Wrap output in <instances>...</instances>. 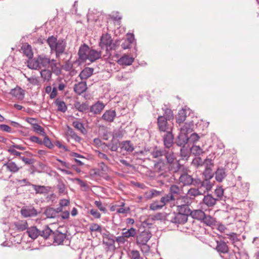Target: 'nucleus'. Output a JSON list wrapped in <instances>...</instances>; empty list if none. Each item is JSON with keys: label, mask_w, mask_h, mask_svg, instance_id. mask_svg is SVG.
Wrapping results in <instances>:
<instances>
[{"label": "nucleus", "mask_w": 259, "mask_h": 259, "mask_svg": "<svg viewBox=\"0 0 259 259\" xmlns=\"http://www.w3.org/2000/svg\"><path fill=\"white\" fill-rule=\"evenodd\" d=\"M56 66V61L54 59H51L50 57L45 54L39 55L27 61V66L32 69L40 70L50 66L51 69L55 71Z\"/></svg>", "instance_id": "obj_1"}, {"label": "nucleus", "mask_w": 259, "mask_h": 259, "mask_svg": "<svg viewBox=\"0 0 259 259\" xmlns=\"http://www.w3.org/2000/svg\"><path fill=\"white\" fill-rule=\"evenodd\" d=\"M203 175L204 180L200 183L199 188H192L188 190L186 194H204L206 191L208 192L212 188V185L209 180L213 178L214 174L210 168H205Z\"/></svg>", "instance_id": "obj_2"}, {"label": "nucleus", "mask_w": 259, "mask_h": 259, "mask_svg": "<svg viewBox=\"0 0 259 259\" xmlns=\"http://www.w3.org/2000/svg\"><path fill=\"white\" fill-rule=\"evenodd\" d=\"M47 42L50 48L51 52L55 53L57 58H59L64 53L66 46V42L64 39H57L56 37L51 36L48 37Z\"/></svg>", "instance_id": "obj_3"}, {"label": "nucleus", "mask_w": 259, "mask_h": 259, "mask_svg": "<svg viewBox=\"0 0 259 259\" xmlns=\"http://www.w3.org/2000/svg\"><path fill=\"white\" fill-rule=\"evenodd\" d=\"M112 39L110 34H104L100 38V46L102 49L106 48L107 51L115 50L116 45L112 43Z\"/></svg>", "instance_id": "obj_4"}, {"label": "nucleus", "mask_w": 259, "mask_h": 259, "mask_svg": "<svg viewBox=\"0 0 259 259\" xmlns=\"http://www.w3.org/2000/svg\"><path fill=\"white\" fill-rule=\"evenodd\" d=\"M152 237V234L149 230H144L141 232L137 236L136 242L138 245L145 246L146 249H149V246L147 245V243Z\"/></svg>", "instance_id": "obj_5"}, {"label": "nucleus", "mask_w": 259, "mask_h": 259, "mask_svg": "<svg viewBox=\"0 0 259 259\" xmlns=\"http://www.w3.org/2000/svg\"><path fill=\"white\" fill-rule=\"evenodd\" d=\"M174 195H165L162 197L160 201H154L150 206L151 209L155 210L161 208L165 204L170 200H174Z\"/></svg>", "instance_id": "obj_6"}, {"label": "nucleus", "mask_w": 259, "mask_h": 259, "mask_svg": "<svg viewBox=\"0 0 259 259\" xmlns=\"http://www.w3.org/2000/svg\"><path fill=\"white\" fill-rule=\"evenodd\" d=\"M165 116H158L157 118V126L160 132H167L172 131V126L168 123Z\"/></svg>", "instance_id": "obj_7"}, {"label": "nucleus", "mask_w": 259, "mask_h": 259, "mask_svg": "<svg viewBox=\"0 0 259 259\" xmlns=\"http://www.w3.org/2000/svg\"><path fill=\"white\" fill-rule=\"evenodd\" d=\"M91 48L84 44L79 47L78 55L79 57V60L81 61V62H85L89 59V53L90 52Z\"/></svg>", "instance_id": "obj_8"}, {"label": "nucleus", "mask_w": 259, "mask_h": 259, "mask_svg": "<svg viewBox=\"0 0 259 259\" xmlns=\"http://www.w3.org/2000/svg\"><path fill=\"white\" fill-rule=\"evenodd\" d=\"M188 217L180 212L177 213H174L170 216V221L178 224H184L187 222Z\"/></svg>", "instance_id": "obj_9"}, {"label": "nucleus", "mask_w": 259, "mask_h": 259, "mask_svg": "<svg viewBox=\"0 0 259 259\" xmlns=\"http://www.w3.org/2000/svg\"><path fill=\"white\" fill-rule=\"evenodd\" d=\"M20 213L24 218H28L36 216L37 211L32 206H24L21 208Z\"/></svg>", "instance_id": "obj_10"}, {"label": "nucleus", "mask_w": 259, "mask_h": 259, "mask_svg": "<svg viewBox=\"0 0 259 259\" xmlns=\"http://www.w3.org/2000/svg\"><path fill=\"white\" fill-rule=\"evenodd\" d=\"M163 143L165 147L169 148L173 144L174 135L172 134V131L166 132V134L163 136Z\"/></svg>", "instance_id": "obj_11"}, {"label": "nucleus", "mask_w": 259, "mask_h": 259, "mask_svg": "<svg viewBox=\"0 0 259 259\" xmlns=\"http://www.w3.org/2000/svg\"><path fill=\"white\" fill-rule=\"evenodd\" d=\"M217 197L214 198L212 195H204L203 199L204 203L208 206H212L215 204L216 201L219 198H221L223 195H216Z\"/></svg>", "instance_id": "obj_12"}, {"label": "nucleus", "mask_w": 259, "mask_h": 259, "mask_svg": "<svg viewBox=\"0 0 259 259\" xmlns=\"http://www.w3.org/2000/svg\"><path fill=\"white\" fill-rule=\"evenodd\" d=\"M74 91L78 95H81L87 89L86 81H80L74 85Z\"/></svg>", "instance_id": "obj_13"}, {"label": "nucleus", "mask_w": 259, "mask_h": 259, "mask_svg": "<svg viewBox=\"0 0 259 259\" xmlns=\"http://www.w3.org/2000/svg\"><path fill=\"white\" fill-rule=\"evenodd\" d=\"M193 179L192 176L187 173L181 174L179 178V181L185 185H189L193 182Z\"/></svg>", "instance_id": "obj_14"}, {"label": "nucleus", "mask_w": 259, "mask_h": 259, "mask_svg": "<svg viewBox=\"0 0 259 259\" xmlns=\"http://www.w3.org/2000/svg\"><path fill=\"white\" fill-rule=\"evenodd\" d=\"M134 149V144L130 141H122L121 143V149L127 153L132 152Z\"/></svg>", "instance_id": "obj_15"}, {"label": "nucleus", "mask_w": 259, "mask_h": 259, "mask_svg": "<svg viewBox=\"0 0 259 259\" xmlns=\"http://www.w3.org/2000/svg\"><path fill=\"white\" fill-rule=\"evenodd\" d=\"M52 235L53 236L54 243H56L57 245L61 244L66 237V234L58 231L53 232Z\"/></svg>", "instance_id": "obj_16"}, {"label": "nucleus", "mask_w": 259, "mask_h": 259, "mask_svg": "<svg viewBox=\"0 0 259 259\" xmlns=\"http://www.w3.org/2000/svg\"><path fill=\"white\" fill-rule=\"evenodd\" d=\"M32 187L36 194H47L49 193L51 187L45 186L31 185Z\"/></svg>", "instance_id": "obj_17"}, {"label": "nucleus", "mask_w": 259, "mask_h": 259, "mask_svg": "<svg viewBox=\"0 0 259 259\" xmlns=\"http://www.w3.org/2000/svg\"><path fill=\"white\" fill-rule=\"evenodd\" d=\"M105 105L101 102L98 101L93 105L90 108V111L95 114H98L103 110Z\"/></svg>", "instance_id": "obj_18"}, {"label": "nucleus", "mask_w": 259, "mask_h": 259, "mask_svg": "<svg viewBox=\"0 0 259 259\" xmlns=\"http://www.w3.org/2000/svg\"><path fill=\"white\" fill-rule=\"evenodd\" d=\"M194 124L192 122H186L180 128V134L187 135L193 131Z\"/></svg>", "instance_id": "obj_19"}, {"label": "nucleus", "mask_w": 259, "mask_h": 259, "mask_svg": "<svg viewBox=\"0 0 259 259\" xmlns=\"http://www.w3.org/2000/svg\"><path fill=\"white\" fill-rule=\"evenodd\" d=\"M192 203L191 198L188 195L181 196L177 198L176 204L177 206H182L186 204H191Z\"/></svg>", "instance_id": "obj_20"}, {"label": "nucleus", "mask_w": 259, "mask_h": 259, "mask_svg": "<svg viewBox=\"0 0 259 259\" xmlns=\"http://www.w3.org/2000/svg\"><path fill=\"white\" fill-rule=\"evenodd\" d=\"M4 166L7 167L8 170L13 173L18 172L20 169V168L16 163L10 160H9L7 162L5 163Z\"/></svg>", "instance_id": "obj_21"}, {"label": "nucleus", "mask_w": 259, "mask_h": 259, "mask_svg": "<svg viewBox=\"0 0 259 259\" xmlns=\"http://www.w3.org/2000/svg\"><path fill=\"white\" fill-rule=\"evenodd\" d=\"M94 69L86 67L80 73L79 76L81 80H85L89 78L93 74Z\"/></svg>", "instance_id": "obj_22"}, {"label": "nucleus", "mask_w": 259, "mask_h": 259, "mask_svg": "<svg viewBox=\"0 0 259 259\" xmlns=\"http://www.w3.org/2000/svg\"><path fill=\"white\" fill-rule=\"evenodd\" d=\"M39 230L36 227L33 226L27 229V233L30 238L34 240L40 235Z\"/></svg>", "instance_id": "obj_23"}, {"label": "nucleus", "mask_w": 259, "mask_h": 259, "mask_svg": "<svg viewBox=\"0 0 259 259\" xmlns=\"http://www.w3.org/2000/svg\"><path fill=\"white\" fill-rule=\"evenodd\" d=\"M116 116L114 110H107L102 115V118L106 121L112 122Z\"/></svg>", "instance_id": "obj_24"}, {"label": "nucleus", "mask_w": 259, "mask_h": 259, "mask_svg": "<svg viewBox=\"0 0 259 259\" xmlns=\"http://www.w3.org/2000/svg\"><path fill=\"white\" fill-rule=\"evenodd\" d=\"M134 60L133 57L124 55L118 60L117 63L120 65H130L134 62Z\"/></svg>", "instance_id": "obj_25"}, {"label": "nucleus", "mask_w": 259, "mask_h": 259, "mask_svg": "<svg viewBox=\"0 0 259 259\" xmlns=\"http://www.w3.org/2000/svg\"><path fill=\"white\" fill-rule=\"evenodd\" d=\"M89 55V57L88 60L91 62H93L100 58L101 56V52L91 49Z\"/></svg>", "instance_id": "obj_26"}, {"label": "nucleus", "mask_w": 259, "mask_h": 259, "mask_svg": "<svg viewBox=\"0 0 259 259\" xmlns=\"http://www.w3.org/2000/svg\"><path fill=\"white\" fill-rule=\"evenodd\" d=\"M165 150L159 149L157 147H155L151 152V155H152L153 158H158L162 156H164V155L165 154Z\"/></svg>", "instance_id": "obj_27"}, {"label": "nucleus", "mask_w": 259, "mask_h": 259, "mask_svg": "<svg viewBox=\"0 0 259 259\" xmlns=\"http://www.w3.org/2000/svg\"><path fill=\"white\" fill-rule=\"evenodd\" d=\"M10 93L13 96L19 100H22L24 97L23 91L21 88H15L12 89Z\"/></svg>", "instance_id": "obj_28"}, {"label": "nucleus", "mask_w": 259, "mask_h": 259, "mask_svg": "<svg viewBox=\"0 0 259 259\" xmlns=\"http://www.w3.org/2000/svg\"><path fill=\"white\" fill-rule=\"evenodd\" d=\"M41 77L44 81H48L52 77V71L46 68L42 69L40 71Z\"/></svg>", "instance_id": "obj_29"}, {"label": "nucleus", "mask_w": 259, "mask_h": 259, "mask_svg": "<svg viewBox=\"0 0 259 259\" xmlns=\"http://www.w3.org/2000/svg\"><path fill=\"white\" fill-rule=\"evenodd\" d=\"M188 137L187 135H183L179 134L177 140V144L180 147H183L186 144L188 143Z\"/></svg>", "instance_id": "obj_30"}, {"label": "nucleus", "mask_w": 259, "mask_h": 259, "mask_svg": "<svg viewBox=\"0 0 259 259\" xmlns=\"http://www.w3.org/2000/svg\"><path fill=\"white\" fill-rule=\"evenodd\" d=\"M226 177L225 169L219 168L215 171V179L218 182H221Z\"/></svg>", "instance_id": "obj_31"}, {"label": "nucleus", "mask_w": 259, "mask_h": 259, "mask_svg": "<svg viewBox=\"0 0 259 259\" xmlns=\"http://www.w3.org/2000/svg\"><path fill=\"white\" fill-rule=\"evenodd\" d=\"M15 226L19 231H23L28 228L27 222L25 220L19 221L16 222L15 223Z\"/></svg>", "instance_id": "obj_32"}, {"label": "nucleus", "mask_w": 259, "mask_h": 259, "mask_svg": "<svg viewBox=\"0 0 259 259\" xmlns=\"http://www.w3.org/2000/svg\"><path fill=\"white\" fill-rule=\"evenodd\" d=\"M55 104L57 106V110L58 111L64 113L67 110V108L65 102L60 99H57L55 101Z\"/></svg>", "instance_id": "obj_33"}, {"label": "nucleus", "mask_w": 259, "mask_h": 259, "mask_svg": "<svg viewBox=\"0 0 259 259\" xmlns=\"http://www.w3.org/2000/svg\"><path fill=\"white\" fill-rule=\"evenodd\" d=\"M186 118V111L184 109L179 110L178 115L176 116V121L180 124L183 123Z\"/></svg>", "instance_id": "obj_34"}, {"label": "nucleus", "mask_w": 259, "mask_h": 259, "mask_svg": "<svg viewBox=\"0 0 259 259\" xmlns=\"http://www.w3.org/2000/svg\"><path fill=\"white\" fill-rule=\"evenodd\" d=\"M190 205L186 204L178 206V211L188 217L192 213V210L189 207Z\"/></svg>", "instance_id": "obj_35"}, {"label": "nucleus", "mask_w": 259, "mask_h": 259, "mask_svg": "<svg viewBox=\"0 0 259 259\" xmlns=\"http://www.w3.org/2000/svg\"><path fill=\"white\" fill-rule=\"evenodd\" d=\"M122 234L123 237L130 238L131 237H134L136 234V230L134 228H131L129 229L126 230L123 229L122 230Z\"/></svg>", "instance_id": "obj_36"}, {"label": "nucleus", "mask_w": 259, "mask_h": 259, "mask_svg": "<svg viewBox=\"0 0 259 259\" xmlns=\"http://www.w3.org/2000/svg\"><path fill=\"white\" fill-rule=\"evenodd\" d=\"M72 125L76 130L80 131L81 134L83 135L87 134V130L84 127L82 123L78 121V120H75L73 122Z\"/></svg>", "instance_id": "obj_37"}, {"label": "nucleus", "mask_w": 259, "mask_h": 259, "mask_svg": "<svg viewBox=\"0 0 259 259\" xmlns=\"http://www.w3.org/2000/svg\"><path fill=\"white\" fill-rule=\"evenodd\" d=\"M190 215L195 219L202 220L204 217L205 213L201 210H192Z\"/></svg>", "instance_id": "obj_38"}, {"label": "nucleus", "mask_w": 259, "mask_h": 259, "mask_svg": "<svg viewBox=\"0 0 259 259\" xmlns=\"http://www.w3.org/2000/svg\"><path fill=\"white\" fill-rule=\"evenodd\" d=\"M39 236L47 239L51 235L53 234L52 230L48 226H46L42 230H39Z\"/></svg>", "instance_id": "obj_39"}, {"label": "nucleus", "mask_w": 259, "mask_h": 259, "mask_svg": "<svg viewBox=\"0 0 259 259\" xmlns=\"http://www.w3.org/2000/svg\"><path fill=\"white\" fill-rule=\"evenodd\" d=\"M202 221L205 224L209 226H213L215 224V220L214 218L209 215H207L205 214L204 218L202 219Z\"/></svg>", "instance_id": "obj_40"}, {"label": "nucleus", "mask_w": 259, "mask_h": 259, "mask_svg": "<svg viewBox=\"0 0 259 259\" xmlns=\"http://www.w3.org/2000/svg\"><path fill=\"white\" fill-rule=\"evenodd\" d=\"M169 164V167H168L169 170L170 171H171L172 172H179L181 167V165L177 161H176L174 163H170Z\"/></svg>", "instance_id": "obj_41"}, {"label": "nucleus", "mask_w": 259, "mask_h": 259, "mask_svg": "<svg viewBox=\"0 0 259 259\" xmlns=\"http://www.w3.org/2000/svg\"><path fill=\"white\" fill-rule=\"evenodd\" d=\"M165 163L164 160H160L154 164V169L158 171H160L164 169Z\"/></svg>", "instance_id": "obj_42"}, {"label": "nucleus", "mask_w": 259, "mask_h": 259, "mask_svg": "<svg viewBox=\"0 0 259 259\" xmlns=\"http://www.w3.org/2000/svg\"><path fill=\"white\" fill-rule=\"evenodd\" d=\"M191 152L195 155H200L203 153V150L199 146L193 145L190 149Z\"/></svg>", "instance_id": "obj_43"}, {"label": "nucleus", "mask_w": 259, "mask_h": 259, "mask_svg": "<svg viewBox=\"0 0 259 259\" xmlns=\"http://www.w3.org/2000/svg\"><path fill=\"white\" fill-rule=\"evenodd\" d=\"M170 194H181L184 193L182 188H180L177 185H172L170 188Z\"/></svg>", "instance_id": "obj_44"}, {"label": "nucleus", "mask_w": 259, "mask_h": 259, "mask_svg": "<svg viewBox=\"0 0 259 259\" xmlns=\"http://www.w3.org/2000/svg\"><path fill=\"white\" fill-rule=\"evenodd\" d=\"M67 134L70 136L72 139H74L76 142H79L81 140V138L77 135V134L74 132V131L68 126L67 131Z\"/></svg>", "instance_id": "obj_45"}, {"label": "nucleus", "mask_w": 259, "mask_h": 259, "mask_svg": "<svg viewBox=\"0 0 259 259\" xmlns=\"http://www.w3.org/2000/svg\"><path fill=\"white\" fill-rule=\"evenodd\" d=\"M22 49L23 51V53L26 55V56L29 58H31L33 55V53L31 51V48L30 46H23L22 48Z\"/></svg>", "instance_id": "obj_46"}, {"label": "nucleus", "mask_w": 259, "mask_h": 259, "mask_svg": "<svg viewBox=\"0 0 259 259\" xmlns=\"http://www.w3.org/2000/svg\"><path fill=\"white\" fill-rule=\"evenodd\" d=\"M162 109L164 111V113L163 115L161 116H165L167 119L169 120L174 118V115L171 109L167 108H166L165 109L162 108Z\"/></svg>", "instance_id": "obj_47"}, {"label": "nucleus", "mask_w": 259, "mask_h": 259, "mask_svg": "<svg viewBox=\"0 0 259 259\" xmlns=\"http://www.w3.org/2000/svg\"><path fill=\"white\" fill-rule=\"evenodd\" d=\"M165 158L167 160V162L168 164L172 163L175 162V157L172 153L168 152L166 151L165 154L164 155Z\"/></svg>", "instance_id": "obj_48"}, {"label": "nucleus", "mask_w": 259, "mask_h": 259, "mask_svg": "<svg viewBox=\"0 0 259 259\" xmlns=\"http://www.w3.org/2000/svg\"><path fill=\"white\" fill-rule=\"evenodd\" d=\"M75 107L80 112H84L89 109V105L87 103H82L81 104L77 103L75 104Z\"/></svg>", "instance_id": "obj_49"}, {"label": "nucleus", "mask_w": 259, "mask_h": 259, "mask_svg": "<svg viewBox=\"0 0 259 259\" xmlns=\"http://www.w3.org/2000/svg\"><path fill=\"white\" fill-rule=\"evenodd\" d=\"M57 212L54 208H49L45 210V213L48 218H53L55 217Z\"/></svg>", "instance_id": "obj_50"}, {"label": "nucleus", "mask_w": 259, "mask_h": 259, "mask_svg": "<svg viewBox=\"0 0 259 259\" xmlns=\"http://www.w3.org/2000/svg\"><path fill=\"white\" fill-rule=\"evenodd\" d=\"M33 131L37 133L40 134L42 136L46 135L44 129L41 126H40L39 124L37 123L33 125Z\"/></svg>", "instance_id": "obj_51"}, {"label": "nucleus", "mask_w": 259, "mask_h": 259, "mask_svg": "<svg viewBox=\"0 0 259 259\" xmlns=\"http://www.w3.org/2000/svg\"><path fill=\"white\" fill-rule=\"evenodd\" d=\"M69 204V200L68 199H62L60 201V207L57 208V212L62 211L63 207L66 206Z\"/></svg>", "instance_id": "obj_52"}, {"label": "nucleus", "mask_w": 259, "mask_h": 259, "mask_svg": "<svg viewBox=\"0 0 259 259\" xmlns=\"http://www.w3.org/2000/svg\"><path fill=\"white\" fill-rule=\"evenodd\" d=\"M200 139L199 136L196 133H193L191 135L190 137H188V143H194L197 142Z\"/></svg>", "instance_id": "obj_53"}, {"label": "nucleus", "mask_w": 259, "mask_h": 259, "mask_svg": "<svg viewBox=\"0 0 259 259\" xmlns=\"http://www.w3.org/2000/svg\"><path fill=\"white\" fill-rule=\"evenodd\" d=\"M90 230L91 232H98L101 233V227L97 224H92L90 227Z\"/></svg>", "instance_id": "obj_54"}, {"label": "nucleus", "mask_w": 259, "mask_h": 259, "mask_svg": "<svg viewBox=\"0 0 259 259\" xmlns=\"http://www.w3.org/2000/svg\"><path fill=\"white\" fill-rule=\"evenodd\" d=\"M130 256L131 259H143L141 256L140 252L138 250H132Z\"/></svg>", "instance_id": "obj_55"}, {"label": "nucleus", "mask_w": 259, "mask_h": 259, "mask_svg": "<svg viewBox=\"0 0 259 259\" xmlns=\"http://www.w3.org/2000/svg\"><path fill=\"white\" fill-rule=\"evenodd\" d=\"M180 154L183 158L187 159L189 157V150L188 149V148L183 146L181 148Z\"/></svg>", "instance_id": "obj_56"}, {"label": "nucleus", "mask_w": 259, "mask_h": 259, "mask_svg": "<svg viewBox=\"0 0 259 259\" xmlns=\"http://www.w3.org/2000/svg\"><path fill=\"white\" fill-rule=\"evenodd\" d=\"M73 63L70 60H68L65 62V64L64 65L63 68L66 71H73Z\"/></svg>", "instance_id": "obj_57"}, {"label": "nucleus", "mask_w": 259, "mask_h": 259, "mask_svg": "<svg viewBox=\"0 0 259 259\" xmlns=\"http://www.w3.org/2000/svg\"><path fill=\"white\" fill-rule=\"evenodd\" d=\"M155 221L153 220V218L151 215H149L148 218L143 222L144 226H149L153 225Z\"/></svg>", "instance_id": "obj_58"}, {"label": "nucleus", "mask_w": 259, "mask_h": 259, "mask_svg": "<svg viewBox=\"0 0 259 259\" xmlns=\"http://www.w3.org/2000/svg\"><path fill=\"white\" fill-rule=\"evenodd\" d=\"M42 144H44L46 147L50 149H52L53 147V145L52 143L51 140L47 136H45L44 139L43 141H42Z\"/></svg>", "instance_id": "obj_59"}, {"label": "nucleus", "mask_w": 259, "mask_h": 259, "mask_svg": "<svg viewBox=\"0 0 259 259\" xmlns=\"http://www.w3.org/2000/svg\"><path fill=\"white\" fill-rule=\"evenodd\" d=\"M107 236L106 237H104L103 240V242L104 244H106L108 246H111L114 243V240L112 238L109 237L108 235H106ZM104 236V235L103 236Z\"/></svg>", "instance_id": "obj_60"}, {"label": "nucleus", "mask_w": 259, "mask_h": 259, "mask_svg": "<svg viewBox=\"0 0 259 259\" xmlns=\"http://www.w3.org/2000/svg\"><path fill=\"white\" fill-rule=\"evenodd\" d=\"M28 81L33 85H38L39 84V80L35 77H27Z\"/></svg>", "instance_id": "obj_61"}, {"label": "nucleus", "mask_w": 259, "mask_h": 259, "mask_svg": "<svg viewBox=\"0 0 259 259\" xmlns=\"http://www.w3.org/2000/svg\"><path fill=\"white\" fill-rule=\"evenodd\" d=\"M192 164L197 167L202 165L203 160L200 157H196L192 161Z\"/></svg>", "instance_id": "obj_62"}, {"label": "nucleus", "mask_w": 259, "mask_h": 259, "mask_svg": "<svg viewBox=\"0 0 259 259\" xmlns=\"http://www.w3.org/2000/svg\"><path fill=\"white\" fill-rule=\"evenodd\" d=\"M57 189L59 193H64L66 189L65 185L63 182H60L57 185Z\"/></svg>", "instance_id": "obj_63"}, {"label": "nucleus", "mask_w": 259, "mask_h": 259, "mask_svg": "<svg viewBox=\"0 0 259 259\" xmlns=\"http://www.w3.org/2000/svg\"><path fill=\"white\" fill-rule=\"evenodd\" d=\"M202 165H204L205 168H211V167L213 165V164L211 159H206L204 161H203Z\"/></svg>", "instance_id": "obj_64"}]
</instances>
